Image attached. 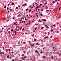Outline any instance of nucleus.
<instances>
[{"mask_svg": "<svg viewBox=\"0 0 61 61\" xmlns=\"http://www.w3.org/2000/svg\"><path fill=\"white\" fill-rule=\"evenodd\" d=\"M39 21L40 22H41V20H40V19L39 20Z\"/></svg>", "mask_w": 61, "mask_h": 61, "instance_id": "f704fd0d", "label": "nucleus"}, {"mask_svg": "<svg viewBox=\"0 0 61 61\" xmlns=\"http://www.w3.org/2000/svg\"><path fill=\"white\" fill-rule=\"evenodd\" d=\"M21 16V15L20 14L19 15H18V16L19 17V16Z\"/></svg>", "mask_w": 61, "mask_h": 61, "instance_id": "9d476101", "label": "nucleus"}, {"mask_svg": "<svg viewBox=\"0 0 61 61\" xmlns=\"http://www.w3.org/2000/svg\"><path fill=\"white\" fill-rule=\"evenodd\" d=\"M22 5V6H25L24 5Z\"/></svg>", "mask_w": 61, "mask_h": 61, "instance_id": "49530a36", "label": "nucleus"}, {"mask_svg": "<svg viewBox=\"0 0 61 61\" xmlns=\"http://www.w3.org/2000/svg\"><path fill=\"white\" fill-rule=\"evenodd\" d=\"M10 11H12V9H10Z\"/></svg>", "mask_w": 61, "mask_h": 61, "instance_id": "412c9836", "label": "nucleus"}, {"mask_svg": "<svg viewBox=\"0 0 61 61\" xmlns=\"http://www.w3.org/2000/svg\"><path fill=\"white\" fill-rule=\"evenodd\" d=\"M37 29V28H35V30H36Z\"/></svg>", "mask_w": 61, "mask_h": 61, "instance_id": "f3484780", "label": "nucleus"}, {"mask_svg": "<svg viewBox=\"0 0 61 61\" xmlns=\"http://www.w3.org/2000/svg\"><path fill=\"white\" fill-rule=\"evenodd\" d=\"M34 41H36V39H34Z\"/></svg>", "mask_w": 61, "mask_h": 61, "instance_id": "423d86ee", "label": "nucleus"}, {"mask_svg": "<svg viewBox=\"0 0 61 61\" xmlns=\"http://www.w3.org/2000/svg\"><path fill=\"white\" fill-rule=\"evenodd\" d=\"M48 38V36H47L46 37V38Z\"/></svg>", "mask_w": 61, "mask_h": 61, "instance_id": "4c0bfd02", "label": "nucleus"}, {"mask_svg": "<svg viewBox=\"0 0 61 61\" xmlns=\"http://www.w3.org/2000/svg\"><path fill=\"white\" fill-rule=\"evenodd\" d=\"M57 5H58L59 4V3H58V2H57Z\"/></svg>", "mask_w": 61, "mask_h": 61, "instance_id": "ea45409f", "label": "nucleus"}, {"mask_svg": "<svg viewBox=\"0 0 61 61\" xmlns=\"http://www.w3.org/2000/svg\"><path fill=\"white\" fill-rule=\"evenodd\" d=\"M55 47H53L52 48H53V49H55Z\"/></svg>", "mask_w": 61, "mask_h": 61, "instance_id": "8fccbe9b", "label": "nucleus"}, {"mask_svg": "<svg viewBox=\"0 0 61 61\" xmlns=\"http://www.w3.org/2000/svg\"><path fill=\"white\" fill-rule=\"evenodd\" d=\"M31 16H30L31 17H32V16H33V15H31Z\"/></svg>", "mask_w": 61, "mask_h": 61, "instance_id": "a18cd8bd", "label": "nucleus"}, {"mask_svg": "<svg viewBox=\"0 0 61 61\" xmlns=\"http://www.w3.org/2000/svg\"><path fill=\"white\" fill-rule=\"evenodd\" d=\"M53 30H51V32H53Z\"/></svg>", "mask_w": 61, "mask_h": 61, "instance_id": "4468645a", "label": "nucleus"}, {"mask_svg": "<svg viewBox=\"0 0 61 61\" xmlns=\"http://www.w3.org/2000/svg\"><path fill=\"white\" fill-rule=\"evenodd\" d=\"M55 2H57V0H56L55 1Z\"/></svg>", "mask_w": 61, "mask_h": 61, "instance_id": "473e14b6", "label": "nucleus"}, {"mask_svg": "<svg viewBox=\"0 0 61 61\" xmlns=\"http://www.w3.org/2000/svg\"><path fill=\"white\" fill-rule=\"evenodd\" d=\"M4 29V28H2V30H3Z\"/></svg>", "mask_w": 61, "mask_h": 61, "instance_id": "6e6d98bb", "label": "nucleus"}, {"mask_svg": "<svg viewBox=\"0 0 61 61\" xmlns=\"http://www.w3.org/2000/svg\"><path fill=\"white\" fill-rule=\"evenodd\" d=\"M35 53H38V51L37 50H36L35 51Z\"/></svg>", "mask_w": 61, "mask_h": 61, "instance_id": "f257e3e1", "label": "nucleus"}, {"mask_svg": "<svg viewBox=\"0 0 61 61\" xmlns=\"http://www.w3.org/2000/svg\"><path fill=\"white\" fill-rule=\"evenodd\" d=\"M7 10H9V8H7Z\"/></svg>", "mask_w": 61, "mask_h": 61, "instance_id": "393cba45", "label": "nucleus"}, {"mask_svg": "<svg viewBox=\"0 0 61 61\" xmlns=\"http://www.w3.org/2000/svg\"><path fill=\"white\" fill-rule=\"evenodd\" d=\"M28 10V9H27L26 10V12H27V11Z\"/></svg>", "mask_w": 61, "mask_h": 61, "instance_id": "9b49d317", "label": "nucleus"}, {"mask_svg": "<svg viewBox=\"0 0 61 61\" xmlns=\"http://www.w3.org/2000/svg\"><path fill=\"white\" fill-rule=\"evenodd\" d=\"M3 32V31H1L0 32V33H2V32Z\"/></svg>", "mask_w": 61, "mask_h": 61, "instance_id": "3c124183", "label": "nucleus"}, {"mask_svg": "<svg viewBox=\"0 0 61 61\" xmlns=\"http://www.w3.org/2000/svg\"><path fill=\"white\" fill-rule=\"evenodd\" d=\"M27 34V33H25V35H26Z\"/></svg>", "mask_w": 61, "mask_h": 61, "instance_id": "bf43d9fd", "label": "nucleus"}, {"mask_svg": "<svg viewBox=\"0 0 61 61\" xmlns=\"http://www.w3.org/2000/svg\"><path fill=\"white\" fill-rule=\"evenodd\" d=\"M28 16V15H26V16Z\"/></svg>", "mask_w": 61, "mask_h": 61, "instance_id": "774afa93", "label": "nucleus"}, {"mask_svg": "<svg viewBox=\"0 0 61 61\" xmlns=\"http://www.w3.org/2000/svg\"><path fill=\"white\" fill-rule=\"evenodd\" d=\"M28 23H27L26 24V25H28Z\"/></svg>", "mask_w": 61, "mask_h": 61, "instance_id": "13d9d810", "label": "nucleus"}, {"mask_svg": "<svg viewBox=\"0 0 61 61\" xmlns=\"http://www.w3.org/2000/svg\"><path fill=\"white\" fill-rule=\"evenodd\" d=\"M11 31H13V29H12L11 30Z\"/></svg>", "mask_w": 61, "mask_h": 61, "instance_id": "20e7f679", "label": "nucleus"}, {"mask_svg": "<svg viewBox=\"0 0 61 61\" xmlns=\"http://www.w3.org/2000/svg\"><path fill=\"white\" fill-rule=\"evenodd\" d=\"M53 26H56V25H55V24H54L53 25Z\"/></svg>", "mask_w": 61, "mask_h": 61, "instance_id": "4be33fe9", "label": "nucleus"}, {"mask_svg": "<svg viewBox=\"0 0 61 61\" xmlns=\"http://www.w3.org/2000/svg\"><path fill=\"white\" fill-rule=\"evenodd\" d=\"M28 20V19H26V17H25V20Z\"/></svg>", "mask_w": 61, "mask_h": 61, "instance_id": "7ed1b4c3", "label": "nucleus"}, {"mask_svg": "<svg viewBox=\"0 0 61 61\" xmlns=\"http://www.w3.org/2000/svg\"><path fill=\"white\" fill-rule=\"evenodd\" d=\"M40 7V5L37 6V8H39V7Z\"/></svg>", "mask_w": 61, "mask_h": 61, "instance_id": "f03ea898", "label": "nucleus"}, {"mask_svg": "<svg viewBox=\"0 0 61 61\" xmlns=\"http://www.w3.org/2000/svg\"><path fill=\"white\" fill-rule=\"evenodd\" d=\"M24 5H26V4H24Z\"/></svg>", "mask_w": 61, "mask_h": 61, "instance_id": "09e8293b", "label": "nucleus"}, {"mask_svg": "<svg viewBox=\"0 0 61 61\" xmlns=\"http://www.w3.org/2000/svg\"><path fill=\"white\" fill-rule=\"evenodd\" d=\"M44 28V27H42V28H41V29H43Z\"/></svg>", "mask_w": 61, "mask_h": 61, "instance_id": "aec40b11", "label": "nucleus"}, {"mask_svg": "<svg viewBox=\"0 0 61 61\" xmlns=\"http://www.w3.org/2000/svg\"><path fill=\"white\" fill-rule=\"evenodd\" d=\"M4 44H5V43H6V42H4Z\"/></svg>", "mask_w": 61, "mask_h": 61, "instance_id": "5fc2aeb1", "label": "nucleus"}, {"mask_svg": "<svg viewBox=\"0 0 61 61\" xmlns=\"http://www.w3.org/2000/svg\"><path fill=\"white\" fill-rule=\"evenodd\" d=\"M51 38H52V36H51Z\"/></svg>", "mask_w": 61, "mask_h": 61, "instance_id": "0e129e2a", "label": "nucleus"}, {"mask_svg": "<svg viewBox=\"0 0 61 61\" xmlns=\"http://www.w3.org/2000/svg\"><path fill=\"white\" fill-rule=\"evenodd\" d=\"M51 58H52V59H53V58H54V57L53 56H51Z\"/></svg>", "mask_w": 61, "mask_h": 61, "instance_id": "0eeeda50", "label": "nucleus"}, {"mask_svg": "<svg viewBox=\"0 0 61 61\" xmlns=\"http://www.w3.org/2000/svg\"><path fill=\"white\" fill-rule=\"evenodd\" d=\"M61 55V53H60V54H59V56H60Z\"/></svg>", "mask_w": 61, "mask_h": 61, "instance_id": "ddd939ff", "label": "nucleus"}, {"mask_svg": "<svg viewBox=\"0 0 61 61\" xmlns=\"http://www.w3.org/2000/svg\"><path fill=\"white\" fill-rule=\"evenodd\" d=\"M40 5L41 6V5H42V4L41 3H40Z\"/></svg>", "mask_w": 61, "mask_h": 61, "instance_id": "dca6fc26", "label": "nucleus"}, {"mask_svg": "<svg viewBox=\"0 0 61 61\" xmlns=\"http://www.w3.org/2000/svg\"><path fill=\"white\" fill-rule=\"evenodd\" d=\"M52 46H54V44H51Z\"/></svg>", "mask_w": 61, "mask_h": 61, "instance_id": "680f3d73", "label": "nucleus"}, {"mask_svg": "<svg viewBox=\"0 0 61 61\" xmlns=\"http://www.w3.org/2000/svg\"><path fill=\"white\" fill-rule=\"evenodd\" d=\"M22 56H24V54H22Z\"/></svg>", "mask_w": 61, "mask_h": 61, "instance_id": "58836bf2", "label": "nucleus"}, {"mask_svg": "<svg viewBox=\"0 0 61 61\" xmlns=\"http://www.w3.org/2000/svg\"><path fill=\"white\" fill-rule=\"evenodd\" d=\"M45 34H46V32H45Z\"/></svg>", "mask_w": 61, "mask_h": 61, "instance_id": "338daca9", "label": "nucleus"}, {"mask_svg": "<svg viewBox=\"0 0 61 61\" xmlns=\"http://www.w3.org/2000/svg\"><path fill=\"white\" fill-rule=\"evenodd\" d=\"M28 22H29V23H31V21H29V20H28Z\"/></svg>", "mask_w": 61, "mask_h": 61, "instance_id": "c03bdc74", "label": "nucleus"}, {"mask_svg": "<svg viewBox=\"0 0 61 61\" xmlns=\"http://www.w3.org/2000/svg\"><path fill=\"white\" fill-rule=\"evenodd\" d=\"M23 44H25V42H23Z\"/></svg>", "mask_w": 61, "mask_h": 61, "instance_id": "603ef678", "label": "nucleus"}, {"mask_svg": "<svg viewBox=\"0 0 61 61\" xmlns=\"http://www.w3.org/2000/svg\"><path fill=\"white\" fill-rule=\"evenodd\" d=\"M37 7H36V10H37Z\"/></svg>", "mask_w": 61, "mask_h": 61, "instance_id": "e2e57ef3", "label": "nucleus"}, {"mask_svg": "<svg viewBox=\"0 0 61 61\" xmlns=\"http://www.w3.org/2000/svg\"><path fill=\"white\" fill-rule=\"evenodd\" d=\"M14 5V3H12V4H11V5Z\"/></svg>", "mask_w": 61, "mask_h": 61, "instance_id": "1a4fd4ad", "label": "nucleus"}, {"mask_svg": "<svg viewBox=\"0 0 61 61\" xmlns=\"http://www.w3.org/2000/svg\"><path fill=\"white\" fill-rule=\"evenodd\" d=\"M11 56H10V59H11Z\"/></svg>", "mask_w": 61, "mask_h": 61, "instance_id": "a211bd4d", "label": "nucleus"}, {"mask_svg": "<svg viewBox=\"0 0 61 61\" xmlns=\"http://www.w3.org/2000/svg\"><path fill=\"white\" fill-rule=\"evenodd\" d=\"M44 21H46V20L45 19H44Z\"/></svg>", "mask_w": 61, "mask_h": 61, "instance_id": "79ce46f5", "label": "nucleus"}, {"mask_svg": "<svg viewBox=\"0 0 61 61\" xmlns=\"http://www.w3.org/2000/svg\"><path fill=\"white\" fill-rule=\"evenodd\" d=\"M52 3H53V4H54V3H55V1H53Z\"/></svg>", "mask_w": 61, "mask_h": 61, "instance_id": "72a5a7b5", "label": "nucleus"}, {"mask_svg": "<svg viewBox=\"0 0 61 61\" xmlns=\"http://www.w3.org/2000/svg\"><path fill=\"white\" fill-rule=\"evenodd\" d=\"M46 28H47L48 29V28H49V27H48V26H47L46 27Z\"/></svg>", "mask_w": 61, "mask_h": 61, "instance_id": "39448f33", "label": "nucleus"}, {"mask_svg": "<svg viewBox=\"0 0 61 61\" xmlns=\"http://www.w3.org/2000/svg\"><path fill=\"white\" fill-rule=\"evenodd\" d=\"M41 10L42 11H43V9H41Z\"/></svg>", "mask_w": 61, "mask_h": 61, "instance_id": "c756f323", "label": "nucleus"}, {"mask_svg": "<svg viewBox=\"0 0 61 61\" xmlns=\"http://www.w3.org/2000/svg\"><path fill=\"white\" fill-rule=\"evenodd\" d=\"M32 45L33 46H34L35 45V44H33Z\"/></svg>", "mask_w": 61, "mask_h": 61, "instance_id": "cd10ccee", "label": "nucleus"}, {"mask_svg": "<svg viewBox=\"0 0 61 61\" xmlns=\"http://www.w3.org/2000/svg\"><path fill=\"white\" fill-rule=\"evenodd\" d=\"M57 25H59V23H57Z\"/></svg>", "mask_w": 61, "mask_h": 61, "instance_id": "6ab92c4d", "label": "nucleus"}, {"mask_svg": "<svg viewBox=\"0 0 61 61\" xmlns=\"http://www.w3.org/2000/svg\"><path fill=\"white\" fill-rule=\"evenodd\" d=\"M23 30H24V28H23Z\"/></svg>", "mask_w": 61, "mask_h": 61, "instance_id": "69168bd1", "label": "nucleus"}, {"mask_svg": "<svg viewBox=\"0 0 61 61\" xmlns=\"http://www.w3.org/2000/svg\"><path fill=\"white\" fill-rule=\"evenodd\" d=\"M48 34L49 35V34H50V32H48Z\"/></svg>", "mask_w": 61, "mask_h": 61, "instance_id": "7c9ffc66", "label": "nucleus"}, {"mask_svg": "<svg viewBox=\"0 0 61 61\" xmlns=\"http://www.w3.org/2000/svg\"><path fill=\"white\" fill-rule=\"evenodd\" d=\"M35 25H38V24H35Z\"/></svg>", "mask_w": 61, "mask_h": 61, "instance_id": "2eb2a0df", "label": "nucleus"}, {"mask_svg": "<svg viewBox=\"0 0 61 61\" xmlns=\"http://www.w3.org/2000/svg\"><path fill=\"white\" fill-rule=\"evenodd\" d=\"M47 4V2H46L45 3V4Z\"/></svg>", "mask_w": 61, "mask_h": 61, "instance_id": "864d4df0", "label": "nucleus"}, {"mask_svg": "<svg viewBox=\"0 0 61 61\" xmlns=\"http://www.w3.org/2000/svg\"><path fill=\"white\" fill-rule=\"evenodd\" d=\"M13 19H14V17H13L12 18Z\"/></svg>", "mask_w": 61, "mask_h": 61, "instance_id": "2f4dec72", "label": "nucleus"}, {"mask_svg": "<svg viewBox=\"0 0 61 61\" xmlns=\"http://www.w3.org/2000/svg\"><path fill=\"white\" fill-rule=\"evenodd\" d=\"M29 13L31 12V11L30 10H29Z\"/></svg>", "mask_w": 61, "mask_h": 61, "instance_id": "a19ab883", "label": "nucleus"}, {"mask_svg": "<svg viewBox=\"0 0 61 61\" xmlns=\"http://www.w3.org/2000/svg\"><path fill=\"white\" fill-rule=\"evenodd\" d=\"M24 58H26V57H25H25H24Z\"/></svg>", "mask_w": 61, "mask_h": 61, "instance_id": "de8ad7c7", "label": "nucleus"}, {"mask_svg": "<svg viewBox=\"0 0 61 61\" xmlns=\"http://www.w3.org/2000/svg\"><path fill=\"white\" fill-rule=\"evenodd\" d=\"M6 8V6H4V8Z\"/></svg>", "mask_w": 61, "mask_h": 61, "instance_id": "5701e85b", "label": "nucleus"}, {"mask_svg": "<svg viewBox=\"0 0 61 61\" xmlns=\"http://www.w3.org/2000/svg\"><path fill=\"white\" fill-rule=\"evenodd\" d=\"M20 42H19L18 43V44H20Z\"/></svg>", "mask_w": 61, "mask_h": 61, "instance_id": "bb28decb", "label": "nucleus"}, {"mask_svg": "<svg viewBox=\"0 0 61 61\" xmlns=\"http://www.w3.org/2000/svg\"><path fill=\"white\" fill-rule=\"evenodd\" d=\"M12 61H15V60L14 59H13L12 60Z\"/></svg>", "mask_w": 61, "mask_h": 61, "instance_id": "052dcab7", "label": "nucleus"}, {"mask_svg": "<svg viewBox=\"0 0 61 61\" xmlns=\"http://www.w3.org/2000/svg\"><path fill=\"white\" fill-rule=\"evenodd\" d=\"M33 45H31V47H32V46H33Z\"/></svg>", "mask_w": 61, "mask_h": 61, "instance_id": "37998d69", "label": "nucleus"}, {"mask_svg": "<svg viewBox=\"0 0 61 61\" xmlns=\"http://www.w3.org/2000/svg\"><path fill=\"white\" fill-rule=\"evenodd\" d=\"M9 51H10V49H9L8 50Z\"/></svg>", "mask_w": 61, "mask_h": 61, "instance_id": "b1692460", "label": "nucleus"}, {"mask_svg": "<svg viewBox=\"0 0 61 61\" xmlns=\"http://www.w3.org/2000/svg\"><path fill=\"white\" fill-rule=\"evenodd\" d=\"M34 8V7H31V9H32V8Z\"/></svg>", "mask_w": 61, "mask_h": 61, "instance_id": "c9c22d12", "label": "nucleus"}, {"mask_svg": "<svg viewBox=\"0 0 61 61\" xmlns=\"http://www.w3.org/2000/svg\"><path fill=\"white\" fill-rule=\"evenodd\" d=\"M45 26H46V27H47V25H45Z\"/></svg>", "mask_w": 61, "mask_h": 61, "instance_id": "a878e982", "label": "nucleus"}, {"mask_svg": "<svg viewBox=\"0 0 61 61\" xmlns=\"http://www.w3.org/2000/svg\"><path fill=\"white\" fill-rule=\"evenodd\" d=\"M9 57V55H8L7 56V58H8Z\"/></svg>", "mask_w": 61, "mask_h": 61, "instance_id": "6e6552de", "label": "nucleus"}, {"mask_svg": "<svg viewBox=\"0 0 61 61\" xmlns=\"http://www.w3.org/2000/svg\"><path fill=\"white\" fill-rule=\"evenodd\" d=\"M57 54L58 55V54H59V52H57Z\"/></svg>", "mask_w": 61, "mask_h": 61, "instance_id": "e433bc0d", "label": "nucleus"}, {"mask_svg": "<svg viewBox=\"0 0 61 61\" xmlns=\"http://www.w3.org/2000/svg\"><path fill=\"white\" fill-rule=\"evenodd\" d=\"M16 9H18V7H16Z\"/></svg>", "mask_w": 61, "mask_h": 61, "instance_id": "f8f14e48", "label": "nucleus"}, {"mask_svg": "<svg viewBox=\"0 0 61 61\" xmlns=\"http://www.w3.org/2000/svg\"><path fill=\"white\" fill-rule=\"evenodd\" d=\"M34 36V34H33V35H32V36Z\"/></svg>", "mask_w": 61, "mask_h": 61, "instance_id": "4d7b16f0", "label": "nucleus"}, {"mask_svg": "<svg viewBox=\"0 0 61 61\" xmlns=\"http://www.w3.org/2000/svg\"><path fill=\"white\" fill-rule=\"evenodd\" d=\"M43 58H45V56H43Z\"/></svg>", "mask_w": 61, "mask_h": 61, "instance_id": "c85d7f7f", "label": "nucleus"}]
</instances>
